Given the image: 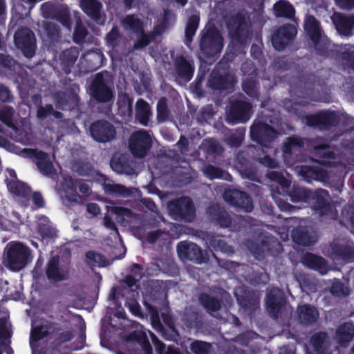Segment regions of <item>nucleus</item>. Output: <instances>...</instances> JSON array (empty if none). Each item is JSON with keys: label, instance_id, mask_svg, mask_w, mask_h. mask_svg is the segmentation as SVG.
Listing matches in <instances>:
<instances>
[{"label": "nucleus", "instance_id": "nucleus-1", "mask_svg": "<svg viewBox=\"0 0 354 354\" xmlns=\"http://www.w3.org/2000/svg\"><path fill=\"white\" fill-rule=\"evenodd\" d=\"M31 250L19 241L8 243L3 253L5 266L12 271H19L32 260Z\"/></svg>", "mask_w": 354, "mask_h": 354}, {"label": "nucleus", "instance_id": "nucleus-2", "mask_svg": "<svg viewBox=\"0 0 354 354\" xmlns=\"http://www.w3.org/2000/svg\"><path fill=\"white\" fill-rule=\"evenodd\" d=\"M0 147L6 149L10 152L18 154L21 157L35 158L37 167L40 171L46 176L51 175L55 171L52 162L49 160L48 154L44 152L28 148L21 149L1 136H0Z\"/></svg>", "mask_w": 354, "mask_h": 354}, {"label": "nucleus", "instance_id": "nucleus-3", "mask_svg": "<svg viewBox=\"0 0 354 354\" xmlns=\"http://www.w3.org/2000/svg\"><path fill=\"white\" fill-rule=\"evenodd\" d=\"M208 218L215 225L223 228H228L232 231L240 230L242 225L246 222L244 216H232L218 204H212L206 209Z\"/></svg>", "mask_w": 354, "mask_h": 354}, {"label": "nucleus", "instance_id": "nucleus-4", "mask_svg": "<svg viewBox=\"0 0 354 354\" xmlns=\"http://www.w3.org/2000/svg\"><path fill=\"white\" fill-rule=\"evenodd\" d=\"M63 180L60 194L64 203H82L84 202V198L76 192L77 185L84 197L90 194V187L87 183L82 181L75 182L70 177H64Z\"/></svg>", "mask_w": 354, "mask_h": 354}, {"label": "nucleus", "instance_id": "nucleus-5", "mask_svg": "<svg viewBox=\"0 0 354 354\" xmlns=\"http://www.w3.org/2000/svg\"><path fill=\"white\" fill-rule=\"evenodd\" d=\"M167 209L170 216L176 220L190 222L195 216V208L189 197H181L171 201Z\"/></svg>", "mask_w": 354, "mask_h": 354}, {"label": "nucleus", "instance_id": "nucleus-6", "mask_svg": "<svg viewBox=\"0 0 354 354\" xmlns=\"http://www.w3.org/2000/svg\"><path fill=\"white\" fill-rule=\"evenodd\" d=\"M223 46V38L218 30L215 27L209 25L201 41L202 51L207 55L208 58H210L219 53Z\"/></svg>", "mask_w": 354, "mask_h": 354}, {"label": "nucleus", "instance_id": "nucleus-7", "mask_svg": "<svg viewBox=\"0 0 354 354\" xmlns=\"http://www.w3.org/2000/svg\"><path fill=\"white\" fill-rule=\"evenodd\" d=\"M230 34L233 39L241 44H245L252 38L248 19L242 14H237L228 23Z\"/></svg>", "mask_w": 354, "mask_h": 354}, {"label": "nucleus", "instance_id": "nucleus-8", "mask_svg": "<svg viewBox=\"0 0 354 354\" xmlns=\"http://www.w3.org/2000/svg\"><path fill=\"white\" fill-rule=\"evenodd\" d=\"M235 296L242 310L248 315H251L259 307V294L245 287L235 290Z\"/></svg>", "mask_w": 354, "mask_h": 354}, {"label": "nucleus", "instance_id": "nucleus-9", "mask_svg": "<svg viewBox=\"0 0 354 354\" xmlns=\"http://www.w3.org/2000/svg\"><path fill=\"white\" fill-rule=\"evenodd\" d=\"M277 136V132L269 125L254 122L250 128L251 138L257 141L259 145L256 147H262L268 149V144L272 142Z\"/></svg>", "mask_w": 354, "mask_h": 354}, {"label": "nucleus", "instance_id": "nucleus-10", "mask_svg": "<svg viewBox=\"0 0 354 354\" xmlns=\"http://www.w3.org/2000/svg\"><path fill=\"white\" fill-rule=\"evenodd\" d=\"M297 33V28L287 24L279 28L272 36V44L277 50H283L290 45Z\"/></svg>", "mask_w": 354, "mask_h": 354}, {"label": "nucleus", "instance_id": "nucleus-11", "mask_svg": "<svg viewBox=\"0 0 354 354\" xmlns=\"http://www.w3.org/2000/svg\"><path fill=\"white\" fill-rule=\"evenodd\" d=\"M223 198L230 205L243 209L246 212H251L253 209L252 198L244 192L228 189L224 192Z\"/></svg>", "mask_w": 354, "mask_h": 354}, {"label": "nucleus", "instance_id": "nucleus-12", "mask_svg": "<svg viewBox=\"0 0 354 354\" xmlns=\"http://www.w3.org/2000/svg\"><path fill=\"white\" fill-rule=\"evenodd\" d=\"M151 145V137L146 131H138L133 133L129 140L131 153L136 157L145 156Z\"/></svg>", "mask_w": 354, "mask_h": 354}, {"label": "nucleus", "instance_id": "nucleus-13", "mask_svg": "<svg viewBox=\"0 0 354 354\" xmlns=\"http://www.w3.org/2000/svg\"><path fill=\"white\" fill-rule=\"evenodd\" d=\"M15 42L27 57H32L35 50V37L28 28H21L15 35Z\"/></svg>", "mask_w": 354, "mask_h": 354}, {"label": "nucleus", "instance_id": "nucleus-14", "mask_svg": "<svg viewBox=\"0 0 354 354\" xmlns=\"http://www.w3.org/2000/svg\"><path fill=\"white\" fill-rule=\"evenodd\" d=\"M295 171L307 182L317 180L326 183L329 179V174L321 165H299L295 167Z\"/></svg>", "mask_w": 354, "mask_h": 354}, {"label": "nucleus", "instance_id": "nucleus-15", "mask_svg": "<svg viewBox=\"0 0 354 354\" xmlns=\"http://www.w3.org/2000/svg\"><path fill=\"white\" fill-rule=\"evenodd\" d=\"M267 310L273 318H277L286 308V302L283 292L278 288L270 290L267 297Z\"/></svg>", "mask_w": 354, "mask_h": 354}, {"label": "nucleus", "instance_id": "nucleus-16", "mask_svg": "<svg viewBox=\"0 0 354 354\" xmlns=\"http://www.w3.org/2000/svg\"><path fill=\"white\" fill-rule=\"evenodd\" d=\"M329 250L334 259L351 261L354 259V244L350 241L335 239L330 244Z\"/></svg>", "mask_w": 354, "mask_h": 354}, {"label": "nucleus", "instance_id": "nucleus-17", "mask_svg": "<svg viewBox=\"0 0 354 354\" xmlns=\"http://www.w3.org/2000/svg\"><path fill=\"white\" fill-rule=\"evenodd\" d=\"M251 109L249 102L235 101L231 104L227 120L230 123L245 122L250 117Z\"/></svg>", "mask_w": 354, "mask_h": 354}, {"label": "nucleus", "instance_id": "nucleus-18", "mask_svg": "<svg viewBox=\"0 0 354 354\" xmlns=\"http://www.w3.org/2000/svg\"><path fill=\"white\" fill-rule=\"evenodd\" d=\"M92 137L99 142H108L115 138L114 127L106 121H98L91 127Z\"/></svg>", "mask_w": 354, "mask_h": 354}, {"label": "nucleus", "instance_id": "nucleus-19", "mask_svg": "<svg viewBox=\"0 0 354 354\" xmlns=\"http://www.w3.org/2000/svg\"><path fill=\"white\" fill-rule=\"evenodd\" d=\"M337 31L341 35L350 37L354 28V15L335 12L330 17Z\"/></svg>", "mask_w": 354, "mask_h": 354}, {"label": "nucleus", "instance_id": "nucleus-20", "mask_svg": "<svg viewBox=\"0 0 354 354\" xmlns=\"http://www.w3.org/2000/svg\"><path fill=\"white\" fill-rule=\"evenodd\" d=\"M7 187L10 193L17 196H26L30 192V188L25 183L17 179L15 170L8 169L6 170Z\"/></svg>", "mask_w": 354, "mask_h": 354}, {"label": "nucleus", "instance_id": "nucleus-21", "mask_svg": "<svg viewBox=\"0 0 354 354\" xmlns=\"http://www.w3.org/2000/svg\"><path fill=\"white\" fill-rule=\"evenodd\" d=\"M80 6L83 11L98 24H104L105 16L101 10L102 5L97 0H81Z\"/></svg>", "mask_w": 354, "mask_h": 354}, {"label": "nucleus", "instance_id": "nucleus-22", "mask_svg": "<svg viewBox=\"0 0 354 354\" xmlns=\"http://www.w3.org/2000/svg\"><path fill=\"white\" fill-rule=\"evenodd\" d=\"M91 92L93 96L100 102H107L113 97L112 91L106 84L102 75H97L93 81Z\"/></svg>", "mask_w": 354, "mask_h": 354}, {"label": "nucleus", "instance_id": "nucleus-23", "mask_svg": "<svg viewBox=\"0 0 354 354\" xmlns=\"http://www.w3.org/2000/svg\"><path fill=\"white\" fill-rule=\"evenodd\" d=\"M297 320L304 326H313L315 324L319 318L317 309L310 304L299 306L297 308Z\"/></svg>", "mask_w": 354, "mask_h": 354}, {"label": "nucleus", "instance_id": "nucleus-24", "mask_svg": "<svg viewBox=\"0 0 354 354\" xmlns=\"http://www.w3.org/2000/svg\"><path fill=\"white\" fill-rule=\"evenodd\" d=\"M177 252L183 261H198L199 247L196 243L182 241L177 245Z\"/></svg>", "mask_w": 354, "mask_h": 354}, {"label": "nucleus", "instance_id": "nucleus-25", "mask_svg": "<svg viewBox=\"0 0 354 354\" xmlns=\"http://www.w3.org/2000/svg\"><path fill=\"white\" fill-rule=\"evenodd\" d=\"M293 241L299 245L308 246L317 241V236L308 227H298L292 231Z\"/></svg>", "mask_w": 354, "mask_h": 354}, {"label": "nucleus", "instance_id": "nucleus-26", "mask_svg": "<svg viewBox=\"0 0 354 354\" xmlns=\"http://www.w3.org/2000/svg\"><path fill=\"white\" fill-rule=\"evenodd\" d=\"M250 148L254 149L257 152V156L255 158L256 160L262 165L270 169H274L279 167L278 161L270 156V153H275L277 149H272L270 147H268V149L262 147H250Z\"/></svg>", "mask_w": 354, "mask_h": 354}, {"label": "nucleus", "instance_id": "nucleus-27", "mask_svg": "<svg viewBox=\"0 0 354 354\" xmlns=\"http://www.w3.org/2000/svg\"><path fill=\"white\" fill-rule=\"evenodd\" d=\"M337 122V116L334 113H323L308 118V125L318 127L320 129H326L335 125Z\"/></svg>", "mask_w": 354, "mask_h": 354}, {"label": "nucleus", "instance_id": "nucleus-28", "mask_svg": "<svg viewBox=\"0 0 354 354\" xmlns=\"http://www.w3.org/2000/svg\"><path fill=\"white\" fill-rule=\"evenodd\" d=\"M301 262L308 268L317 270L322 274L328 270V266L325 259L312 253H306L302 257Z\"/></svg>", "mask_w": 354, "mask_h": 354}, {"label": "nucleus", "instance_id": "nucleus-29", "mask_svg": "<svg viewBox=\"0 0 354 354\" xmlns=\"http://www.w3.org/2000/svg\"><path fill=\"white\" fill-rule=\"evenodd\" d=\"M234 167L243 178L250 180L254 178V173L249 166L248 154L245 151H240L236 153Z\"/></svg>", "mask_w": 354, "mask_h": 354}, {"label": "nucleus", "instance_id": "nucleus-30", "mask_svg": "<svg viewBox=\"0 0 354 354\" xmlns=\"http://www.w3.org/2000/svg\"><path fill=\"white\" fill-rule=\"evenodd\" d=\"M304 29L315 46L322 37V28L319 22L313 15H306L304 20Z\"/></svg>", "mask_w": 354, "mask_h": 354}, {"label": "nucleus", "instance_id": "nucleus-31", "mask_svg": "<svg viewBox=\"0 0 354 354\" xmlns=\"http://www.w3.org/2000/svg\"><path fill=\"white\" fill-rule=\"evenodd\" d=\"M310 198L313 200L315 209L320 210L322 215L325 214L329 210V196L328 192L324 189H317L310 193Z\"/></svg>", "mask_w": 354, "mask_h": 354}, {"label": "nucleus", "instance_id": "nucleus-32", "mask_svg": "<svg viewBox=\"0 0 354 354\" xmlns=\"http://www.w3.org/2000/svg\"><path fill=\"white\" fill-rule=\"evenodd\" d=\"M201 148L206 153L207 158L210 160H214L222 155L225 151L223 146L214 138L205 139Z\"/></svg>", "mask_w": 354, "mask_h": 354}, {"label": "nucleus", "instance_id": "nucleus-33", "mask_svg": "<svg viewBox=\"0 0 354 354\" xmlns=\"http://www.w3.org/2000/svg\"><path fill=\"white\" fill-rule=\"evenodd\" d=\"M212 81L215 87L218 89L227 90L231 88L235 81L234 75L230 73L223 75L221 73L217 74L214 71L212 74Z\"/></svg>", "mask_w": 354, "mask_h": 354}, {"label": "nucleus", "instance_id": "nucleus-34", "mask_svg": "<svg viewBox=\"0 0 354 354\" xmlns=\"http://www.w3.org/2000/svg\"><path fill=\"white\" fill-rule=\"evenodd\" d=\"M152 115L149 104L143 100H139L136 104V119L143 125H147Z\"/></svg>", "mask_w": 354, "mask_h": 354}, {"label": "nucleus", "instance_id": "nucleus-35", "mask_svg": "<svg viewBox=\"0 0 354 354\" xmlns=\"http://www.w3.org/2000/svg\"><path fill=\"white\" fill-rule=\"evenodd\" d=\"M59 259L53 257L48 263L46 274L49 279L55 281L64 280L66 278V272L58 268Z\"/></svg>", "mask_w": 354, "mask_h": 354}, {"label": "nucleus", "instance_id": "nucleus-36", "mask_svg": "<svg viewBox=\"0 0 354 354\" xmlns=\"http://www.w3.org/2000/svg\"><path fill=\"white\" fill-rule=\"evenodd\" d=\"M104 190L106 193L114 194L122 197H127L133 194L136 189L134 188H127L119 184H113L110 182H105Z\"/></svg>", "mask_w": 354, "mask_h": 354}, {"label": "nucleus", "instance_id": "nucleus-37", "mask_svg": "<svg viewBox=\"0 0 354 354\" xmlns=\"http://www.w3.org/2000/svg\"><path fill=\"white\" fill-rule=\"evenodd\" d=\"M274 14L278 17L292 19L295 9L291 4L284 0L277 2L273 8Z\"/></svg>", "mask_w": 354, "mask_h": 354}, {"label": "nucleus", "instance_id": "nucleus-38", "mask_svg": "<svg viewBox=\"0 0 354 354\" xmlns=\"http://www.w3.org/2000/svg\"><path fill=\"white\" fill-rule=\"evenodd\" d=\"M13 116L14 110L12 108L5 106L0 109V120L8 127H11L15 131V136L17 138L21 135V133H19V130L13 124Z\"/></svg>", "mask_w": 354, "mask_h": 354}, {"label": "nucleus", "instance_id": "nucleus-39", "mask_svg": "<svg viewBox=\"0 0 354 354\" xmlns=\"http://www.w3.org/2000/svg\"><path fill=\"white\" fill-rule=\"evenodd\" d=\"M201 303L212 316L218 317L217 312L221 309V303L218 299L202 295Z\"/></svg>", "mask_w": 354, "mask_h": 354}, {"label": "nucleus", "instance_id": "nucleus-40", "mask_svg": "<svg viewBox=\"0 0 354 354\" xmlns=\"http://www.w3.org/2000/svg\"><path fill=\"white\" fill-rule=\"evenodd\" d=\"M38 231L42 237H53L55 236L56 231L51 225L48 219L46 216H41L37 221Z\"/></svg>", "mask_w": 354, "mask_h": 354}, {"label": "nucleus", "instance_id": "nucleus-41", "mask_svg": "<svg viewBox=\"0 0 354 354\" xmlns=\"http://www.w3.org/2000/svg\"><path fill=\"white\" fill-rule=\"evenodd\" d=\"M244 135L245 129H238L229 135H225L224 142L231 147H239L243 142Z\"/></svg>", "mask_w": 354, "mask_h": 354}, {"label": "nucleus", "instance_id": "nucleus-42", "mask_svg": "<svg viewBox=\"0 0 354 354\" xmlns=\"http://www.w3.org/2000/svg\"><path fill=\"white\" fill-rule=\"evenodd\" d=\"M203 171L205 175L211 179L222 178L226 180H231L232 178L231 176L227 172L212 165L205 167L203 169Z\"/></svg>", "mask_w": 354, "mask_h": 354}, {"label": "nucleus", "instance_id": "nucleus-43", "mask_svg": "<svg viewBox=\"0 0 354 354\" xmlns=\"http://www.w3.org/2000/svg\"><path fill=\"white\" fill-rule=\"evenodd\" d=\"M303 141L296 137H290L284 143L283 153L287 155H291L299 151L300 148L303 146Z\"/></svg>", "mask_w": 354, "mask_h": 354}, {"label": "nucleus", "instance_id": "nucleus-44", "mask_svg": "<svg viewBox=\"0 0 354 354\" xmlns=\"http://www.w3.org/2000/svg\"><path fill=\"white\" fill-rule=\"evenodd\" d=\"M311 192L301 187L294 186L290 192L292 202H304L310 199Z\"/></svg>", "mask_w": 354, "mask_h": 354}, {"label": "nucleus", "instance_id": "nucleus-45", "mask_svg": "<svg viewBox=\"0 0 354 354\" xmlns=\"http://www.w3.org/2000/svg\"><path fill=\"white\" fill-rule=\"evenodd\" d=\"M313 151L315 156L319 158L334 159L335 158L334 151H332L330 146L326 144L315 146Z\"/></svg>", "mask_w": 354, "mask_h": 354}, {"label": "nucleus", "instance_id": "nucleus-46", "mask_svg": "<svg viewBox=\"0 0 354 354\" xmlns=\"http://www.w3.org/2000/svg\"><path fill=\"white\" fill-rule=\"evenodd\" d=\"M30 346L32 354H46V351L40 347L39 342L42 340V337L39 335H49L50 333H30Z\"/></svg>", "mask_w": 354, "mask_h": 354}, {"label": "nucleus", "instance_id": "nucleus-47", "mask_svg": "<svg viewBox=\"0 0 354 354\" xmlns=\"http://www.w3.org/2000/svg\"><path fill=\"white\" fill-rule=\"evenodd\" d=\"M328 334V333H313L310 338V342L315 351L318 353H323L324 352V339Z\"/></svg>", "mask_w": 354, "mask_h": 354}, {"label": "nucleus", "instance_id": "nucleus-48", "mask_svg": "<svg viewBox=\"0 0 354 354\" xmlns=\"http://www.w3.org/2000/svg\"><path fill=\"white\" fill-rule=\"evenodd\" d=\"M157 120L163 122L170 119V113L165 99H160L157 104Z\"/></svg>", "mask_w": 354, "mask_h": 354}, {"label": "nucleus", "instance_id": "nucleus-49", "mask_svg": "<svg viewBox=\"0 0 354 354\" xmlns=\"http://www.w3.org/2000/svg\"><path fill=\"white\" fill-rule=\"evenodd\" d=\"M255 75L246 76L243 81V89L250 96L257 97L258 93L256 82L254 80Z\"/></svg>", "mask_w": 354, "mask_h": 354}, {"label": "nucleus", "instance_id": "nucleus-50", "mask_svg": "<svg viewBox=\"0 0 354 354\" xmlns=\"http://www.w3.org/2000/svg\"><path fill=\"white\" fill-rule=\"evenodd\" d=\"M12 334L0 333V354H3V352L6 354H14V351L10 346Z\"/></svg>", "mask_w": 354, "mask_h": 354}, {"label": "nucleus", "instance_id": "nucleus-51", "mask_svg": "<svg viewBox=\"0 0 354 354\" xmlns=\"http://www.w3.org/2000/svg\"><path fill=\"white\" fill-rule=\"evenodd\" d=\"M122 24L124 28L132 30L135 32H142V26L140 20L134 16H127L122 20Z\"/></svg>", "mask_w": 354, "mask_h": 354}, {"label": "nucleus", "instance_id": "nucleus-52", "mask_svg": "<svg viewBox=\"0 0 354 354\" xmlns=\"http://www.w3.org/2000/svg\"><path fill=\"white\" fill-rule=\"evenodd\" d=\"M87 263L91 266L103 267L106 266V259L100 254L88 252L86 254Z\"/></svg>", "mask_w": 354, "mask_h": 354}, {"label": "nucleus", "instance_id": "nucleus-53", "mask_svg": "<svg viewBox=\"0 0 354 354\" xmlns=\"http://www.w3.org/2000/svg\"><path fill=\"white\" fill-rule=\"evenodd\" d=\"M131 101L129 98H124L119 104V113L125 121L129 120L131 118Z\"/></svg>", "mask_w": 354, "mask_h": 354}, {"label": "nucleus", "instance_id": "nucleus-54", "mask_svg": "<svg viewBox=\"0 0 354 354\" xmlns=\"http://www.w3.org/2000/svg\"><path fill=\"white\" fill-rule=\"evenodd\" d=\"M266 176L270 180L279 183L283 189L288 187L290 185V182L280 172L271 171H268Z\"/></svg>", "mask_w": 354, "mask_h": 354}, {"label": "nucleus", "instance_id": "nucleus-55", "mask_svg": "<svg viewBox=\"0 0 354 354\" xmlns=\"http://www.w3.org/2000/svg\"><path fill=\"white\" fill-rule=\"evenodd\" d=\"M197 26V20L194 18H191L185 29V44L188 47H190V43L192 40L193 36L196 33Z\"/></svg>", "mask_w": 354, "mask_h": 354}, {"label": "nucleus", "instance_id": "nucleus-56", "mask_svg": "<svg viewBox=\"0 0 354 354\" xmlns=\"http://www.w3.org/2000/svg\"><path fill=\"white\" fill-rule=\"evenodd\" d=\"M111 167L117 173L126 174L131 175L133 171L128 166L122 164L120 160H118L116 157H113L111 160Z\"/></svg>", "mask_w": 354, "mask_h": 354}, {"label": "nucleus", "instance_id": "nucleus-57", "mask_svg": "<svg viewBox=\"0 0 354 354\" xmlns=\"http://www.w3.org/2000/svg\"><path fill=\"white\" fill-rule=\"evenodd\" d=\"M34 330L32 332H48L49 330H54V325L47 320H37L34 321L32 324Z\"/></svg>", "mask_w": 354, "mask_h": 354}, {"label": "nucleus", "instance_id": "nucleus-58", "mask_svg": "<svg viewBox=\"0 0 354 354\" xmlns=\"http://www.w3.org/2000/svg\"><path fill=\"white\" fill-rule=\"evenodd\" d=\"M330 292L337 297L347 296L349 294V290L343 283L337 281L333 283Z\"/></svg>", "mask_w": 354, "mask_h": 354}, {"label": "nucleus", "instance_id": "nucleus-59", "mask_svg": "<svg viewBox=\"0 0 354 354\" xmlns=\"http://www.w3.org/2000/svg\"><path fill=\"white\" fill-rule=\"evenodd\" d=\"M50 115H53L55 118H61V113L53 111V106L47 104L45 106H40L37 110V116L39 118H44Z\"/></svg>", "mask_w": 354, "mask_h": 354}, {"label": "nucleus", "instance_id": "nucleus-60", "mask_svg": "<svg viewBox=\"0 0 354 354\" xmlns=\"http://www.w3.org/2000/svg\"><path fill=\"white\" fill-rule=\"evenodd\" d=\"M193 68L192 64L187 62L183 61L178 67V73L186 80H189L192 77Z\"/></svg>", "mask_w": 354, "mask_h": 354}, {"label": "nucleus", "instance_id": "nucleus-61", "mask_svg": "<svg viewBox=\"0 0 354 354\" xmlns=\"http://www.w3.org/2000/svg\"><path fill=\"white\" fill-rule=\"evenodd\" d=\"M109 212H111L118 216H122L123 218H129L131 216V212L126 208L118 206H107Z\"/></svg>", "mask_w": 354, "mask_h": 354}, {"label": "nucleus", "instance_id": "nucleus-62", "mask_svg": "<svg viewBox=\"0 0 354 354\" xmlns=\"http://www.w3.org/2000/svg\"><path fill=\"white\" fill-rule=\"evenodd\" d=\"M148 309L151 315V321L153 328L156 330H162V326L159 319L158 311L151 306H148Z\"/></svg>", "mask_w": 354, "mask_h": 354}, {"label": "nucleus", "instance_id": "nucleus-63", "mask_svg": "<svg viewBox=\"0 0 354 354\" xmlns=\"http://www.w3.org/2000/svg\"><path fill=\"white\" fill-rule=\"evenodd\" d=\"M78 57V52L76 48H71L63 54V60L71 65L75 63Z\"/></svg>", "mask_w": 354, "mask_h": 354}, {"label": "nucleus", "instance_id": "nucleus-64", "mask_svg": "<svg viewBox=\"0 0 354 354\" xmlns=\"http://www.w3.org/2000/svg\"><path fill=\"white\" fill-rule=\"evenodd\" d=\"M102 55L98 53H88L84 55L86 60L92 62V68L95 69L99 66V64L102 60Z\"/></svg>", "mask_w": 354, "mask_h": 354}]
</instances>
